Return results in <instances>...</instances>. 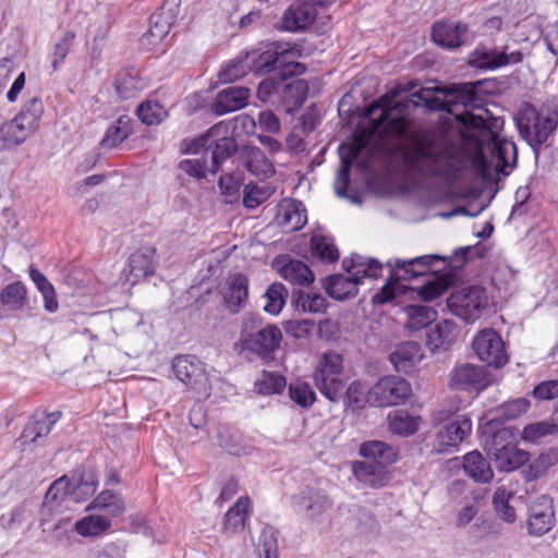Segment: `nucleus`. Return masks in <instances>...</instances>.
I'll return each instance as SVG.
<instances>
[{
    "label": "nucleus",
    "mask_w": 558,
    "mask_h": 558,
    "mask_svg": "<svg viewBox=\"0 0 558 558\" xmlns=\"http://www.w3.org/2000/svg\"><path fill=\"white\" fill-rule=\"evenodd\" d=\"M343 357L341 354L329 351L322 355L313 373V379L319 392L331 402H336L342 395L345 383L342 379Z\"/></svg>",
    "instance_id": "nucleus-6"
},
{
    "label": "nucleus",
    "mask_w": 558,
    "mask_h": 558,
    "mask_svg": "<svg viewBox=\"0 0 558 558\" xmlns=\"http://www.w3.org/2000/svg\"><path fill=\"white\" fill-rule=\"evenodd\" d=\"M66 497L70 498L69 482L68 476L63 475L50 484L45 495L44 505H58Z\"/></svg>",
    "instance_id": "nucleus-59"
},
{
    "label": "nucleus",
    "mask_w": 558,
    "mask_h": 558,
    "mask_svg": "<svg viewBox=\"0 0 558 558\" xmlns=\"http://www.w3.org/2000/svg\"><path fill=\"white\" fill-rule=\"evenodd\" d=\"M515 125L522 138L534 149L547 142L558 126V112L548 116L541 114L537 109L524 102L520 107L515 118Z\"/></svg>",
    "instance_id": "nucleus-4"
},
{
    "label": "nucleus",
    "mask_w": 558,
    "mask_h": 558,
    "mask_svg": "<svg viewBox=\"0 0 558 558\" xmlns=\"http://www.w3.org/2000/svg\"><path fill=\"white\" fill-rule=\"evenodd\" d=\"M453 282V275L450 271L435 275L432 280L426 281L417 291L420 298L430 302L448 291Z\"/></svg>",
    "instance_id": "nucleus-42"
},
{
    "label": "nucleus",
    "mask_w": 558,
    "mask_h": 558,
    "mask_svg": "<svg viewBox=\"0 0 558 558\" xmlns=\"http://www.w3.org/2000/svg\"><path fill=\"white\" fill-rule=\"evenodd\" d=\"M292 304L298 313L323 314L327 310V300L320 293L298 291L292 294Z\"/></svg>",
    "instance_id": "nucleus-40"
},
{
    "label": "nucleus",
    "mask_w": 558,
    "mask_h": 558,
    "mask_svg": "<svg viewBox=\"0 0 558 558\" xmlns=\"http://www.w3.org/2000/svg\"><path fill=\"white\" fill-rule=\"evenodd\" d=\"M558 433V424L554 420L532 423L522 430V439L530 442H537L547 435Z\"/></svg>",
    "instance_id": "nucleus-58"
},
{
    "label": "nucleus",
    "mask_w": 558,
    "mask_h": 558,
    "mask_svg": "<svg viewBox=\"0 0 558 558\" xmlns=\"http://www.w3.org/2000/svg\"><path fill=\"white\" fill-rule=\"evenodd\" d=\"M70 499L75 502H82L94 496L99 481L97 473L93 469L85 466L76 468L71 476H68Z\"/></svg>",
    "instance_id": "nucleus-17"
},
{
    "label": "nucleus",
    "mask_w": 558,
    "mask_h": 558,
    "mask_svg": "<svg viewBox=\"0 0 558 558\" xmlns=\"http://www.w3.org/2000/svg\"><path fill=\"white\" fill-rule=\"evenodd\" d=\"M283 328L289 337L294 339H305L314 329V322L310 319L288 320L283 325Z\"/></svg>",
    "instance_id": "nucleus-62"
},
{
    "label": "nucleus",
    "mask_w": 558,
    "mask_h": 558,
    "mask_svg": "<svg viewBox=\"0 0 558 558\" xmlns=\"http://www.w3.org/2000/svg\"><path fill=\"white\" fill-rule=\"evenodd\" d=\"M112 525L109 517L88 514L74 523L73 530L82 537H99L106 534Z\"/></svg>",
    "instance_id": "nucleus-37"
},
{
    "label": "nucleus",
    "mask_w": 558,
    "mask_h": 558,
    "mask_svg": "<svg viewBox=\"0 0 558 558\" xmlns=\"http://www.w3.org/2000/svg\"><path fill=\"white\" fill-rule=\"evenodd\" d=\"M248 97V88L229 86L217 94L213 110L218 116L240 110L247 105Z\"/></svg>",
    "instance_id": "nucleus-25"
},
{
    "label": "nucleus",
    "mask_w": 558,
    "mask_h": 558,
    "mask_svg": "<svg viewBox=\"0 0 558 558\" xmlns=\"http://www.w3.org/2000/svg\"><path fill=\"white\" fill-rule=\"evenodd\" d=\"M385 468L368 461H356L352 465V471L359 482L378 488L385 486L389 480Z\"/></svg>",
    "instance_id": "nucleus-32"
},
{
    "label": "nucleus",
    "mask_w": 558,
    "mask_h": 558,
    "mask_svg": "<svg viewBox=\"0 0 558 558\" xmlns=\"http://www.w3.org/2000/svg\"><path fill=\"white\" fill-rule=\"evenodd\" d=\"M360 454L365 459L372 460L371 463L384 466L395 463L398 457V452L393 447L379 440L363 442L360 447Z\"/></svg>",
    "instance_id": "nucleus-36"
},
{
    "label": "nucleus",
    "mask_w": 558,
    "mask_h": 558,
    "mask_svg": "<svg viewBox=\"0 0 558 558\" xmlns=\"http://www.w3.org/2000/svg\"><path fill=\"white\" fill-rule=\"evenodd\" d=\"M243 162L246 169L259 180L268 179L275 173L272 161L257 147H245Z\"/></svg>",
    "instance_id": "nucleus-30"
},
{
    "label": "nucleus",
    "mask_w": 558,
    "mask_h": 558,
    "mask_svg": "<svg viewBox=\"0 0 558 558\" xmlns=\"http://www.w3.org/2000/svg\"><path fill=\"white\" fill-rule=\"evenodd\" d=\"M514 440V434L509 427H502L490 436L487 450L495 460L498 470L511 472L529 461L530 453L519 449Z\"/></svg>",
    "instance_id": "nucleus-5"
},
{
    "label": "nucleus",
    "mask_w": 558,
    "mask_h": 558,
    "mask_svg": "<svg viewBox=\"0 0 558 558\" xmlns=\"http://www.w3.org/2000/svg\"><path fill=\"white\" fill-rule=\"evenodd\" d=\"M277 534V531L270 525L263 527L257 546L259 558H278Z\"/></svg>",
    "instance_id": "nucleus-55"
},
{
    "label": "nucleus",
    "mask_w": 558,
    "mask_h": 558,
    "mask_svg": "<svg viewBox=\"0 0 558 558\" xmlns=\"http://www.w3.org/2000/svg\"><path fill=\"white\" fill-rule=\"evenodd\" d=\"M458 332L453 322H439L428 331L427 345L432 351L447 350L456 341Z\"/></svg>",
    "instance_id": "nucleus-35"
},
{
    "label": "nucleus",
    "mask_w": 558,
    "mask_h": 558,
    "mask_svg": "<svg viewBox=\"0 0 558 558\" xmlns=\"http://www.w3.org/2000/svg\"><path fill=\"white\" fill-rule=\"evenodd\" d=\"M250 71V63L246 62V57L243 60H238L228 64L219 73L220 81L228 83L236 81Z\"/></svg>",
    "instance_id": "nucleus-63"
},
{
    "label": "nucleus",
    "mask_w": 558,
    "mask_h": 558,
    "mask_svg": "<svg viewBox=\"0 0 558 558\" xmlns=\"http://www.w3.org/2000/svg\"><path fill=\"white\" fill-rule=\"evenodd\" d=\"M290 399L303 409L311 408L316 401V393L311 385L301 379H296L289 385Z\"/></svg>",
    "instance_id": "nucleus-52"
},
{
    "label": "nucleus",
    "mask_w": 558,
    "mask_h": 558,
    "mask_svg": "<svg viewBox=\"0 0 558 558\" xmlns=\"http://www.w3.org/2000/svg\"><path fill=\"white\" fill-rule=\"evenodd\" d=\"M555 521L553 500L542 495L530 507L527 520L529 533L532 535H544L551 530Z\"/></svg>",
    "instance_id": "nucleus-18"
},
{
    "label": "nucleus",
    "mask_w": 558,
    "mask_h": 558,
    "mask_svg": "<svg viewBox=\"0 0 558 558\" xmlns=\"http://www.w3.org/2000/svg\"><path fill=\"white\" fill-rule=\"evenodd\" d=\"M459 120L462 123L460 147L475 171L484 179L488 177L490 165L484 153L488 149L492 157L498 160L497 171L508 174L506 168L513 167L518 159L514 142L500 137L481 116H460Z\"/></svg>",
    "instance_id": "nucleus-1"
},
{
    "label": "nucleus",
    "mask_w": 558,
    "mask_h": 558,
    "mask_svg": "<svg viewBox=\"0 0 558 558\" xmlns=\"http://www.w3.org/2000/svg\"><path fill=\"white\" fill-rule=\"evenodd\" d=\"M269 187H259L257 185H247L244 191L243 204L247 208H256L272 194Z\"/></svg>",
    "instance_id": "nucleus-61"
},
{
    "label": "nucleus",
    "mask_w": 558,
    "mask_h": 558,
    "mask_svg": "<svg viewBox=\"0 0 558 558\" xmlns=\"http://www.w3.org/2000/svg\"><path fill=\"white\" fill-rule=\"evenodd\" d=\"M226 305L233 312H238L248 296V279L245 275L236 272L226 280L222 292Z\"/></svg>",
    "instance_id": "nucleus-27"
},
{
    "label": "nucleus",
    "mask_w": 558,
    "mask_h": 558,
    "mask_svg": "<svg viewBox=\"0 0 558 558\" xmlns=\"http://www.w3.org/2000/svg\"><path fill=\"white\" fill-rule=\"evenodd\" d=\"M468 25L451 21H438L432 27V39L438 46L456 49L465 43Z\"/></svg>",
    "instance_id": "nucleus-22"
},
{
    "label": "nucleus",
    "mask_w": 558,
    "mask_h": 558,
    "mask_svg": "<svg viewBox=\"0 0 558 558\" xmlns=\"http://www.w3.org/2000/svg\"><path fill=\"white\" fill-rule=\"evenodd\" d=\"M228 124L225 122H219L215 125H213L205 134L192 138V140H184L181 143L180 149L183 154H191V153H197L201 148H204L208 145L209 141L211 138L218 137L222 131L223 133H227Z\"/></svg>",
    "instance_id": "nucleus-51"
},
{
    "label": "nucleus",
    "mask_w": 558,
    "mask_h": 558,
    "mask_svg": "<svg viewBox=\"0 0 558 558\" xmlns=\"http://www.w3.org/2000/svg\"><path fill=\"white\" fill-rule=\"evenodd\" d=\"M136 114L144 124L157 125L168 117V111L158 101L146 99L138 105Z\"/></svg>",
    "instance_id": "nucleus-50"
},
{
    "label": "nucleus",
    "mask_w": 558,
    "mask_h": 558,
    "mask_svg": "<svg viewBox=\"0 0 558 558\" xmlns=\"http://www.w3.org/2000/svg\"><path fill=\"white\" fill-rule=\"evenodd\" d=\"M480 85V82L458 84L448 88L446 93L453 96V100L458 104L465 107L475 106V102L478 100L477 90Z\"/></svg>",
    "instance_id": "nucleus-57"
},
{
    "label": "nucleus",
    "mask_w": 558,
    "mask_h": 558,
    "mask_svg": "<svg viewBox=\"0 0 558 558\" xmlns=\"http://www.w3.org/2000/svg\"><path fill=\"white\" fill-rule=\"evenodd\" d=\"M131 133L132 120L128 116H122L108 128L100 145L104 148H114L124 142Z\"/></svg>",
    "instance_id": "nucleus-45"
},
{
    "label": "nucleus",
    "mask_w": 558,
    "mask_h": 558,
    "mask_svg": "<svg viewBox=\"0 0 558 558\" xmlns=\"http://www.w3.org/2000/svg\"><path fill=\"white\" fill-rule=\"evenodd\" d=\"M404 166L427 178L449 179L459 170L453 144L435 132H416L399 148Z\"/></svg>",
    "instance_id": "nucleus-2"
},
{
    "label": "nucleus",
    "mask_w": 558,
    "mask_h": 558,
    "mask_svg": "<svg viewBox=\"0 0 558 558\" xmlns=\"http://www.w3.org/2000/svg\"><path fill=\"white\" fill-rule=\"evenodd\" d=\"M253 512L252 500L248 496H241L230 507L223 517L222 533L234 535L242 532Z\"/></svg>",
    "instance_id": "nucleus-24"
},
{
    "label": "nucleus",
    "mask_w": 558,
    "mask_h": 558,
    "mask_svg": "<svg viewBox=\"0 0 558 558\" xmlns=\"http://www.w3.org/2000/svg\"><path fill=\"white\" fill-rule=\"evenodd\" d=\"M222 132H225V130ZM228 133L229 128L227 129V133H221L218 137L210 140L216 142L211 151L210 171L214 173L219 170L220 162L230 157L236 150V143L233 137L228 135Z\"/></svg>",
    "instance_id": "nucleus-47"
},
{
    "label": "nucleus",
    "mask_w": 558,
    "mask_h": 558,
    "mask_svg": "<svg viewBox=\"0 0 558 558\" xmlns=\"http://www.w3.org/2000/svg\"><path fill=\"white\" fill-rule=\"evenodd\" d=\"M344 405L352 411L361 410L364 403L367 402V393H365L364 386L355 380L349 385L344 395Z\"/></svg>",
    "instance_id": "nucleus-60"
},
{
    "label": "nucleus",
    "mask_w": 558,
    "mask_h": 558,
    "mask_svg": "<svg viewBox=\"0 0 558 558\" xmlns=\"http://www.w3.org/2000/svg\"><path fill=\"white\" fill-rule=\"evenodd\" d=\"M311 252L324 263H336L340 255L333 239L323 234H315L311 239Z\"/></svg>",
    "instance_id": "nucleus-46"
},
{
    "label": "nucleus",
    "mask_w": 558,
    "mask_h": 558,
    "mask_svg": "<svg viewBox=\"0 0 558 558\" xmlns=\"http://www.w3.org/2000/svg\"><path fill=\"white\" fill-rule=\"evenodd\" d=\"M31 135L15 119L7 121L0 125V150L15 147Z\"/></svg>",
    "instance_id": "nucleus-44"
},
{
    "label": "nucleus",
    "mask_w": 558,
    "mask_h": 558,
    "mask_svg": "<svg viewBox=\"0 0 558 558\" xmlns=\"http://www.w3.org/2000/svg\"><path fill=\"white\" fill-rule=\"evenodd\" d=\"M471 433V418L466 415H456L441 423L437 428L433 451L436 453H445L457 450Z\"/></svg>",
    "instance_id": "nucleus-9"
},
{
    "label": "nucleus",
    "mask_w": 558,
    "mask_h": 558,
    "mask_svg": "<svg viewBox=\"0 0 558 558\" xmlns=\"http://www.w3.org/2000/svg\"><path fill=\"white\" fill-rule=\"evenodd\" d=\"M278 226L288 231H299L307 222L306 208L302 202L293 198L283 199L275 217Z\"/></svg>",
    "instance_id": "nucleus-23"
},
{
    "label": "nucleus",
    "mask_w": 558,
    "mask_h": 558,
    "mask_svg": "<svg viewBox=\"0 0 558 558\" xmlns=\"http://www.w3.org/2000/svg\"><path fill=\"white\" fill-rule=\"evenodd\" d=\"M44 102L40 97H33L25 101L22 110L14 118L26 131L33 134L39 126L44 114Z\"/></svg>",
    "instance_id": "nucleus-39"
},
{
    "label": "nucleus",
    "mask_w": 558,
    "mask_h": 558,
    "mask_svg": "<svg viewBox=\"0 0 558 558\" xmlns=\"http://www.w3.org/2000/svg\"><path fill=\"white\" fill-rule=\"evenodd\" d=\"M286 45L268 43L260 51L246 52V62L250 63V71L256 75H264L272 72L278 65L279 56L289 52Z\"/></svg>",
    "instance_id": "nucleus-19"
},
{
    "label": "nucleus",
    "mask_w": 558,
    "mask_h": 558,
    "mask_svg": "<svg viewBox=\"0 0 558 558\" xmlns=\"http://www.w3.org/2000/svg\"><path fill=\"white\" fill-rule=\"evenodd\" d=\"M286 386V377L275 372L265 371L262 377L255 381V390L263 396L281 393Z\"/></svg>",
    "instance_id": "nucleus-53"
},
{
    "label": "nucleus",
    "mask_w": 558,
    "mask_h": 558,
    "mask_svg": "<svg viewBox=\"0 0 558 558\" xmlns=\"http://www.w3.org/2000/svg\"><path fill=\"white\" fill-rule=\"evenodd\" d=\"M62 417L61 411L46 412L36 410L25 424L19 441L22 446L37 442L51 432L53 425Z\"/></svg>",
    "instance_id": "nucleus-15"
},
{
    "label": "nucleus",
    "mask_w": 558,
    "mask_h": 558,
    "mask_svg": "<svg viewBox=\"0 0 558 558\" xmlns=\"http://www.w3.org/2000/svg\"><path fill=\"white\" fill-rule=\"evenodd\" d=\"M308 85L305 80L296 78L289 83H282L279 99L287 112L299 109L306 100Z\"/></svg>",
    "instance_id": "nucleus-33"
},
{
    "label": "nucleus",
    "mask_w": 558,
    "mask_h": 558,
    "mask_svg": "<svg viewBox=\"0 0 558 558\" xmlns=\"http://www.w3.org/2000/svg\"><path fill=\"white\" fill-rule=\"evenodd\" d=\"M398 95V89H391L367 107L365 111L367 124L359 128L354 132L353 138L350 143H343L340 145V156L355 161L376 134H400V130L404 126V121L400 117H391L395 109L393 99Z\"/></svg>",
    "instance_id": "nucleus-3"
},
{
    "label": "nucleus",
    "mask_w": 558,
    "mask_h": 558,
    "mask_svg": "<svg viewBox=\"0 0 558 558\" xmlns=\"http://www.w3.org/2000/svg\"><path fill=\"white\" fill-rule=\"evenodd\" d=\"M157 248L155 246L141 247L129 257L128 264L122 270V278L134 287L156 272Z\"/></svg>",
    "instance_id": "nucleus-13"
},
{
    "label": "nucleus",
    "mask_w": 558,
    "mask_h": 558,
    "mask_svg": "<svg viewBox=\"0 0 558 558\" xmlns=\"http://www.w3.org/2000/svg\"><path fill=\"white\" fill-rule=\"evenodd\" d=\"M512 497L513 494L508 492L505 487L497 488L493 497L496 513L508 523L514 522L517 518L514 508L509 505V500Z\"/></svg>",
    "instance_id": "nucleus-56"
},
{
    "label": "nucleus",
    "mask_w": 558,
    "mask_h": 558,
    "mask_svg": "<svg viewBox=\"0 0 558 558\" xmlns=\"http://www.w3.org/2000/svg\"><path fill=\"white\" fill-rule=\"evenodd\" d=\"M27 290L23 282L15 281L5 286L0 293V302L8 310H21L26 302Z\"/></svg>",
    "instance_id": "nucleus-49"
},
{
    "label": "nucleus",
    "mask_w": 558,
    "mask_h": 558,
    "mask_svg": "<svg viewBox=\"0 0 558 558\" xmlns=\"http://www.w3.org/2000/svg\"><path fill=\"white\" fill-rule=\"evenodd\" d=\"M175 16L165 8L155 11L149 17V27L141 38V46L146 50H155L170 33Z\"/></svg>",
    "instance_id": "nucleus-16"
},
{
    "label": "nucleus",
    "mask_w": 558,
    "mask_h": 558,
    "mask_svg": "<svg viewBox=\"0 0 558 558\" xmlns=\"http://www.w3.org/2000/svg\"><path fill=\"white\" fill-rule=\"evenodd\" d=\"M473 350L478 359L488 366L502 367L508 362L505 342L492 328L481 330L473 339Z\"/></svg>",
    "instance_id": "nucleus-11"
},
{
    "label": "nucleus",
    "mask_w": 558,
    "mask_h": 558,
    "mask_svg": "<svg viewBox=\"0 0 558 558\" xmlns=\"http://www.w3.org/2000/svg\"><path fill=\"white\" fill-rule=\"evenodd\" d=\"M450 383L457 389H475L480 391L489 386L490 379L484 367L463 364L452 371Z\"/></svg>",
    "instance_id": "nucleus-21"
},
{
    "label": "nucleus",
    "mask_w": 558,
    "mask_h": 558,
    "mask_svg": "<svg viewBox=\"0 0 558 558\" xmlns=\"http://www.w3.org/2000/svg\"><path fill=\"white\" fill-rule=\"evenodd\" d=\"M113 85L120 98L131 99L146 89L147 82L137 68L128 66L117 73Z\"/></svg>",
    "instance_id": "nucleus-26"
},
{
    "label": "nucleus",
    "mask_w": 558,
    "mask_h": 558,
    "mask_svg": "<svg viewBox=\"0 0 558 558\" xmlns=\"http://www.w3.org/2000/svg\"><path fill=\"white\" fill-rule=\"evenodd\" d=\"M404 311L408 316L405 326L408 329L413 331H417L427 327L437 317V312L428 305H408Z\"/></svg>",
    "instance_id": "nucleus-43"
},
{
    "label": "nucleus",
    "mask_w": 558,
    "mask_h": 558,
    "mask_svg": "<svg viewBox=\"0 0 558 558\" xmlns=\"http://www.w3.org/2000/svg\"><path fill=\"white\" fill-rule=\"evenodd\" d=\"M274 267L281 278L294 286H310L314 281V274L303 262L289 255L278 256Z\"/></svg>",
    "instance_id": "nucleus-20"
},
{
    "label": "nucleus",
    "mask_w": 558,
    "mask_h": 558,
    "mask_svg": "<svg viewBox=\"0 0 558 558\" xmlns=\"http://www.w3.org/2000/svg\"><path fill=\"white\" fill-rule=\"evenodd\" d=\"M322 0H296L291 3L281 17L282 27L287 32H303L308 28L323 8Z\"/></svg>",
    "instance_id": "nucleus-12"
},
{
    "label": "nucleus",
    "mask_w": 558,
    "mask_h": 558,
    "mask_svg": "<svg viewBox=\"0 0 558 558\" xmlns=\"http://www.w3.org/2000/svg\"><path fill=\"white\" fill-rule=\"evenodd\" d=\"M558 463V449H549L542 452L534 461L529 464L525 471L526 481H535L543 475L554 465Z\"/></svg>",
    "instance_id": "nucleus-48"
},
{
    "label": "nucleus",
    "mask_w": 558,
    "mask_h": 558,
    "mask_svg": "<svg viewBox=\"0 0 558 558\" xmlns=\"http://www.w3.org/2000/svg\"><path fill=\"white\" fill-rule=\"evenodd\" d=\"M422 416L412 415L408 411L399 410L388 415V426L392 434L400 436L414 435L422 423Z\"/></svg>",
    "instance_id": "nucleus-38"
},
{
    "label": "nucleus",
    "mask_w": 558,
    "mask_h": 558,
    "mask_svg": "<svg viewBox=\"0 0 558 558\" xmlns=\"http://www.w3.org/2000/svg\"><path fill=\"white\" fill-rule=\"evenodd\" d=\"M324 288L330 298L338 301L353 298L359 292L357 280L351 275H331L324 280Z\"/></svg>",
    "instance_id": "nucleus-31"
},
{
    "label": "nucleus",
    "mask_w": 558,
    "mask_h": 558,
    "mask_svg": "<svg viewBox=\"0 0 558 558\" xmlns=\"http://www.w3.org/2000/svg\"><path fill=\"white\" fill-rule=\"evenodd\" d=\"M412 393L408 380L399 376L380 378L368 391L367 403L373 407H392L404 403Z\"/></svg>",
    "instance_id": "nucleus-7"
},
{
    "label": "nucleus",
    "mask_w": 558,
    "mask_h": 558,
    "mask_svg": "<svg viewBox=\"0 0 558 558\" xmlns=\"http://www.w3.org/2000/svg\"><path fill=\"white\" fill-rule=\"evenodd\" d=\"M486 305V291L476 286L454 291L447 299V306L451 313L466 323L477 319Z\"/></svg>",
    "instance_id": "nucleus-8"
},
{
    "label": "nucleus",
    "mask_w": 558,
    "mask_h": 558,
    "mask_svg": "<svg viewBox=\"0 0 558 558\" xmlns=\"http://www.w3.org/2000/svg\"><path fill=\"white\" fill-rule=\"evenodd\" d=\"M463 470L476 483H488L494 477L489 462L477 450L464 454Z\"/></svg>",
    "instance_id": "nucleus-34"
},
{
    "label": "nucleus",
    "mask_w": 558,
    "mask_h": 558,
    "mask_svg": "<svg viewBox=\"0 0 558 558\" xmlns=\"http://www.w3.org/2000/svg\"><path fill=\"white\" fill-rule=\"evenodd\" d=\"M423 357L424 353L420 343L405 341L391 352L389 360L398 372L409 373Z\"/></svg>",
    "instance_id": "nucleus-29"
},
{
    "label": "nucleus",
    "mask_w": 558,
    "mask_h": 558,
    "mask_svg": "<svg viewBox=\"0 0 558 558\" xmlns=\"http://www.w3.org/2000/svg\"><path fill=\"white\" fill-rule=\"evenodd\" d=\"M175 377L192 390L208 393L210 383L205 364L193 354L177 355L172 360Z\"/></svg>",
    "instance_id": "nucleus-10"
},
{
    "label": "nucleus",
    "mask_w": 558,
    "mask_h": 558,
    "mask_svg": "<svg viewBox=\"0 0 558 558\" xmlns=\"http://www.w3.org/2000/svg\"><path fill=\"white\" fill-rule=\"evenodd\" d=\"M344 270L357 280L360 284L364 278L377 279L383 271V265L374 258L353 254L342 262Z\"/></svg>",
    "instance_id": "nucleus-28"
},
{
    "label": "nucleus",
    "mask_w": 558,
    "mask_h": 558,
    "mask_svg": "<svg viewBox=\"0 0 558 558\" xmlns=\"http://www.w3.org/2000/svg\"><path fill=\"white\" fill-rule=\"evenodd\" d=\"M436 260L444 258L439 255H424L410 260H398L396 267L404 271V275L400 276L401 279L410 280L426 275Z\"/></svg>",
    "instance_id": "nucleus-41"
},
{
    "label": "nucleus",
    "mask_w": 558,
    "mask_h": 558,
    "mask_svg": "<svg viewBox=\"0 0 558 558\" xmlns=\"http://www.w3.org/2000/svg\"><path fill=\"white\" fill-rule=\"evenodd\" d=\"M288 298V290L281 282H274L271 283L266 293L265 299L266 303L264 305L265 312L271 314V315H278L287 301Z\"/></svg>",
    "instance_id": "nucleus-54"
},
{
    "label": "nucleus",
    "mask_w": 558,
    "mask_h": 558,
    "mask_svg": "<svg viewBox=\"0 0 558 558\" xmlns=\"http://www.w3.org/2000/svg\"><path fill=\"white\" fill-rule=\"evenodd\" d=\"M76 35L73 31H68L63 37L54 45L53 48V61L52 65L54 69L63 62L69 54V51L74 43Z\"/></svg>",
    "instance_id": "nucleus-64"
},
{
    "label": "nucleus",
    "mask_w": 558,
    "mask_h": 558,
    "mask_svg": "<svg viewBox=\"0 0 558 558\" xmlns=\"http://www.w3.org/2000/svg\"><path fill=\"white\" fill-rule=\"evenodd\" d=\"M281 330L275 325H267L255 333L242 335L241 343L244 349L266 359L280 348Z\"/></svg>",
    "instance_id": "nucleus-14"
}]
</instances>
